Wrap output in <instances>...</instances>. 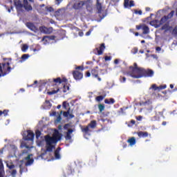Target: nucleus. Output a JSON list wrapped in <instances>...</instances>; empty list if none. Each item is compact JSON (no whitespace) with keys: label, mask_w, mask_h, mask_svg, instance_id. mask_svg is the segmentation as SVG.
Here are the masks:
<instances>
[{"label":"nucleus","mask_w":177,"mask_h":177,"mask_svg":"<svg viewBox=\"0 0 177 177\" xmlns=\"http://www.w3.org/2000/svg\"><path fill=\"white\" fill-rule=\"evenodd\" d=\"M129 68L130 71L124 72V75H129V77L136 80L143 78V77L147 78L154 75L153 70L138 67L136 62L133 64V66H130Z\"/></svg>","instance_id":"nucleus-1"},{"label":"nucleus","mask_w":177,"mask_h":177,"mask_svg":"<svg viewBox=\"0 0 177 177\" xmlns=\"http://www.w3.org/2000/svg\"><path fill=\"white\" fill-rule=\"evenodd\" d=\"M12 70H15V66H10V62L0 63V78L8 75Z\"/></svg>","instance_id":"nucleus-2"},{"label":"nucleus","mask_w":177,"mask_h":177,"mask_svg":"<svg viewBox=\"0 0 177 177\" xmlns=\"http://www.w3.org/2000/svg\"><path fill=\"white\" fill-rule=\"evenodd\" d=\"M45 140L46 145H53V143H57L59 140H60V135H59V132L55 133L52 137L50 136H45Z\"/></svg>","instance_id":"nucleus-3"},{"label":"nucleus","mask_w":177,"mask_h":177,"mask_svg":"<svg viewBox=\"0 0 177 177\" xmlns=\"http://www.w3.org/2000/svg\"><path fill=\"white\" fill-rule=\"evenodd\" d=\"M48 82H51V85L53 86H57V85H60V84H63V82H67V79H66V77L62 79L60 77H57L53 79L52 82H50V80H48Z\"/></svg>","instance_id":"nucleus-4"},{"label":"nucleus","mask_w":177,"mask_h":177,"mask_svg":"<svg viewBox=\"0 0 177 177\" xmlns=\"http://www.w3.org/2000/svg\"><path fill=\"white\" fill-rule=\"evenodd\" d=\"M106 49V46H104V43H102L100 44L99 48H96L93 50V53L95 55H97L98 56H100L101 55H103V52H104V50Z\"/></svg>","instance_id":"nucleus-5"},{"label":"nucleus","mask_w":177,"mask_h":177,"mask_svg":"<svg viewBox=\"0 0 177 177\" xmlns=\"http://www.w3.org/2000/svg\"><path fill=\"white\" fill-rule=\"evenodd\" d=\"M136 29L137 30L142 29V34H144L145 35L150 32V28H149V26H146L145 24L136 26Z\"/></svg>","instance_id":"nucleus-6"},{"label":"nucleus","mask_w":177,"mask_h":177,"mask_svg":"<svg viewBox=\"0 0 177 177\" xmlns=\"http://www.w3.org/2000/svg\"><path fill=\"white\" fill-rule=\"evenodd\" d=\"M72 74L76 81H80V80H82L84 77V74L78 71H73Z\"/></svg>","instance_id":"nucleus-7"},{"label":"nucleus","mask_w":177,"mask_h":177,"mask_svg":"<svg viewBox=\"0 0 177 177\" xmlns=\"http://www.w3.org/2000/svg\"><path fill=\"white\" fill-rule=\"evenodd\" d=\"M32 0H24V8L26 12H30L32 10V6L30 4V2H32Z\"/></svg>","instance_id":"nucleus-8"},{"label":"nucleus","mask_w":177,"mask_h":177,"mask_svg":"<svg viewBox=\"0 0 177 177\" xmlns=\"http://www.w3.org/2000/svg\"><path fill=\"white\" fill-rule=\"evenodd\" d=\"M148 111H151L153 110V102L151 100H148L142 103Z\"/></svg>","instance_id":"nucleus-9"},{"label":"nucleus","mask_w":177,"mask_h":177,"mask_svg":"<svg viewBox=\"0 0 177 177\" xmlns=\"http://www.w3.org/2000/svg\"><path fill=\"white\" fill-rule=\"evenodd\" d=\"M84 5H85L84 1H76L73 6V8L75 9V10H80V9H82Z\"/></svg>","instance_id":"nucleus-10"},{"label":"nucleus","mask_w":177,"mask_h":177,"mask_svg":"<svg viewBox=\"0 0 177 177\" xmlns=\"http://www.w3.org/2000/svg\"><path fill=\"white\" fill-rule=\"evenodd\" d=\"M26 26L30 30V31H33V32H37L38 31V28H37L32 22H27Z\"/></svg>","instance_id":"nucleus-11"},{"label":"nucleus","mask_w":177,"mask_h":177,"mask_svg":"<svg viewBox=\"0 0 177 177\" xmlns=\"http://www.w3.org/2000/svg\"><path fill=\"white\" fill-rule=\"evenodd\" d=\"M92 77H94V78H97L98 81H102V79L99 77V71L96 68H93L91 71Z\"/></svg>","instance_id":"nucleus-12"},{"label":"nucleus","mask_w":177,"mask_h":177,"mask_svg":"<svg viewBox=\"0 0 177 177\" xmlns=\"http://www.w3.org/2000/svg\"><path fill=\"white\" fill-rule=\"evenodd\" d=\"M34 136H35L34 132L31 130H28V135L25 137V140H34Z\"/></svg>","instance_id":"nucleus-13"},{"label":"nucleus","mask_w":177,"mask_h":177,"mask_svg":"<svg viewBox=\"0 0 177 177\" xmlns=\"http://www.w3.org/2000/svg\"><path fill=\"white\" fill-rule=\"evenodd\" d=\"M14 5L17 9V10H21L24 8V4L21 3V1L17 0L14 1Z\"/></svg>","instance_id":"nucleus-14"},{"label":"nucleus","mask_w":177,"mask_h":177,"mask_svg":"<svg viewBox=\"0 0 177 177\" xmlns=\"http://www.w3.org/2000/svg\"><path fill=\"white\" fill-rule=\"evenodd\" d=\"M25 160L27 161L25 163V167H28L34 162V159H31V155H28L27 157L25 158Z\"/></svg>","instance_id":"nucleus-15"},{"label":"nucleus","mask_w":177,"mask_h":177,"mask_svg":"<svg viewBox=\"0 0 177 177\" xmlns=\"http://www.w3.org/2000/svg\"><path fill=\"white\" fill-rule=\"evenodd\" d=\"M151 88L152 89H153V91H161V90L165 89V88H167V84L161 85L159 86H157V85H156V84H152Z\"/></svg>","instance_id":"nucleus-16"},{"label":"nucleus","mask_w":177,"mask_h":177,"mask_svg":"<svg viewBox=\"0 0 177 177\" xmlns=\"http://www.w3.org/2000/svg\"><path fill=\"white\" fill-rule=\"evenodd\" d=\"M161 30H164L165 32H168V31H172V26H170L169 24H165L162 26Z\"/></svg>","instance_id":"nucleus-17"},{"label":"nucleus","mask_w":177,"mask_h":177,"mask_svg":"<svg viewBox=\"0 0 177 177\" xmlns=\"http://www.w3.org/2000/svg\"><path fill=\"white\" fill-rule=\"evenodd\" d=\"M74 132V130L73 129H70L66 132V134L65 136L66 140H71V133Z\"/></svg>","instance_id":"nucleus-18"},{"label":"nucleus","mask_w":177,"mask_h":177,"mask_svg":"<svg viewBox=\"0 0 177 177\" xmlns=\"http://www.w3.org/2000/svg\"><path fill=\"white\" fill-rule=\"evenodd\" d=\"M5 175V169H3V162L0 159V177H3Z\"/></svg>","instance_id":"nucleus-19"},{"label":"nucleus","mask_w":177,"mask_h":177,"mask_svg":"<svg viewBox=\"0 0 177 177\" xmlns=\"http://www.w3.org/2000/svg\"><path fill=\"white\" fill-rule=\"evenodd\" d=\"M62 148L58 147L54 152L55 160H60V150Z\"/></svg>","instance_id":"nucleus-20"},{"label":"nucleus","mask_w":177,"mask_h":177,"mask_svg":"<svg viewBox=\"0 0 177 177\" xmlns=\"http://www.w3.org/2000/svg\"><path fill=\"white\" fill-rule=\"evenodd\" d=\"M96 8H97V13H100V14L102 13V3H100V0H97Z\"/></svg>","instance_id":"nucleus-21"},{"label":"nucleus","mask_w":177,"mask_h":177,"mask_svg":"<svg viewBox=\"0 0 177 177\" xmlns=\"http://www.w3.org/2000/svg\"><path fill=\"white\" fill-rule=\"evenodd\" d=\"M137 135L140 138H147V136H149V133L147 131H139L137 133Z\"/></svg>","instance_id":"nucleus-22"},{"label":"nucleus","mask_w":177,"mask_h":177,"mask_svg":"<svg viewBox=\"0 0 177 177\" xmlns=\"http://www.w3.org/2000/svg\"><path fill=\"white\" fill-rule=\"evenodd\" d=\"M167 20H168V17H167V15H165L163 17H162L160 19V20L159 21V24L156 27H160V26H162V24H164V23L167 22Z\"/></svg>","instance_id":"nucleus-23"},{"label":"nucleus","mask_w":177,"mask_h":177,"mask_svg":"<svg viewBox=\"0 0 177 177\" xmlns=\"http://www.w3.org/2000/svg\"><path fill=\"white\" fill-rule=\"evenodd\" d=\"M40 31L41 32H44V34H50V32H52V30L48 29V28H46L45 26L41 27L40 28Z\"/></svg>","instance_id":"nucleus-24"},{"label":"nucleus","mask_w":177,"mask_h":177,"mask_svg":"<svg viewBox=\"0 0 177 177\" xmlns=\"http://www.w3.org/2000/svg\"><path fill=\"white\" fill-rule=\"evenodd\" d=\"M50 39H55V36H51V37L44 36V37H43L41 41L43 42H46V44L48 42V41H50Z\"/></svg>","instance_id":"nucleus-25"},{"label":"nucleus","mask_w":177,"mask_h":177,"mask_svg":"<svg viewBox=\"0 0 177 177\" xmlns=\"http://www.w3.org/2000/svg\"><path fill=\"white\" fill-rule=\"evenodd\" d=\"M127 143H129L130 146H133L136 145V138L135 137H131L129 140H127Z\"/></svg>","instance_id":"nucleus-26"},{"label":"nucleus","mask_w":177,"mask_h":177,"mask_svg":"<svg viewBox=\"0 0 177 177\" xmlns=\"http://www.w3.org/2000/svg\"><path fill=\"white\" fill-rule=\"evenodd\" d=\"M59 91H60V88H59V86H57L56 89L52 90L50 91H48L47 93L49 95H56V93H57V92H59Z\"/></svg>","instance_id":"nucleus-27"},{"label":"nucleus","mask_w":177,"mask_h":177,"mask_svg":"<svg viewBox=\"0 0 177 177\" xmlns=\"http://www.w3.org/2000/svg\"><path fill=\"white\" fill-rule=\"evenodd\" d=\"M96 120H91V122L88 124L89 128H91V129H95L96 128Z\"/></svg>","instance_id":"nucleus-28"},{"label":"nucleus","mask_w":177,"mask_h":177,"mask_svg":"<svg viewBox=\"0 0 177 177\" xmlns=\"http://www.w3.org/2000/svg\"><path fill=\"white\" fill-rule=\"evenodd\" d=\"M104 103L106 104H114L115 103V100H114L113 98H110L109 100L105 99Z\"/></svg>","instance_id":"nucleus-29"},{"label":"nucleus","mask_w":177,"mask_h":177,"mask_svg":"<svg viewBox=\"0 0 177 177\" xmlns=\"http://www.w3.org/2000/svg\"><path fill=\"white\" fill-rule=\"evenodd\" d=\"M106 93H104V95H99V96H97L95 97V101L96 102H100L102 101H103V100L104 99V97H106Z\"/></svg>","instance_id":"nucleus-30"},{"label":"nucleus","mask_w":177,"mask_h":177,"mask_svg":"<svg viewBox=\"0 0 177 177\" xmlns=\"http://www.w3.org/2000/svg\"><path fill=\"white\" fill-rule=\"evenodd\" d=\"M151 26H154L156 28H158L159 26H157L160 24V21L157 19L153 20L150 22Z\"/></svg>","instance_id":"nucleus-31"},{"label":"nucleus","mask_w":177,"mask_h":177,"mask_svg":"<svg viewBox=\"0 0 177 177\" xmlns=\"http://www.w3.org/2000/svg\"><path fill=\"white\" fill-rule=\"evenodd\" d=\"M53 145L52 144H46V149L47 151H53Z\"/></svg>","instance_id":"nucleus-32"},{"label":"nucleus","mask_w":177,"mask_h":177,"mask_svg":"<svg viewBox=\"0 0 177 177\" xmlns=\"http://www.w3.org/2000/svg\"><path fill=\"white\" fill-rule=\"evenodd\" d=\"M19 168H20V170H19L20 175H21L23 172H27V171H28L27 167H23V165H19Z\"/></svg>","instance_id":"nucleus-33"},{"label":"nucleus","mask_w":177,"mask_h":177,"mask_svg":"<svg viewBox=\"0 0 177 177\" xmlns=\"http://www.w3.org/2000/svg\"><path fill=\"white\" fill-rule=\"evenodd\" d=\"M82 131L84 133H88L89 132H91V130H89V127L87 125L86 127L82 128Z\"/></svg>","instance_id":"nucleus-34"},{"label":"nucleus","mask_w":177,"mask_h":177,"mask_svg":"<svg viewBox=\"0 0 177 177\" xmlns=\"http://www.w3.org/2000/svg\"><path fill=\"white\" fill-rule=\"evenodd\" d=\"M98 110L100 113H102L103 111H104V104H98Z\"/></svg>","instance_id":"nucleus-35"},{"label":"nucleus","mask_w":177,"mask_h":177,"mask_svg":"<svg viewBox=\"0 0 177 177\" xmlns=\"http://www.w3.org/2000/svg\"><path fill=\"white\" fill-rule=\"evenodd\" d=\"M174 14H175V11L172 10L170 12V13L168 14L167 16H166V17H168V19H172V17H174Z\"/></svg>","instance_id":"nucleus-36"},{"label":"nucleus","mask_w":177,"mask_h":177,"mask_svg":"<svg viewBox=\"0 0 177 177\" xmlns=\"http://www.w3.org/2000/svg\"><path fill=\"white\" fill-rule=\"evenodd\" d=\"M28 49V46L27 44H24L21 47L22 52H26Z\"/></svg>","instance_id":"nucleus-37"},{"label":"nucleus","mask_w":177,"mask_h":177,"mask_svg":"<svg viewBox=\"0 0 177 177\" xmlns=\"http://www.w3.org/2000/svg\"><path fill=\"white\" fill-rule=\"evenodd\" d=\"M29 57H30V55H28V54H24L21 56L22 60H27V59H28Z\"/></svg>","instance_id":"nucleus-38"},{"label":"nucleus","mask_w":177,"mask_h":177,"mask_svg":"<svg viewBox=\"0 0 177 177\" xmlns=\"http://www.w3.org/2000/svg\"><path fill=\"white\" fill-rule=\"evenodd\" d=\"M89 165H96V158L91 160L89 161Z\"/></svg>","instance_id":"nucleus-39"},{"label":"nucleus","mask_w":177,"mask_h":177,"mask_svg":"<svg viewBox=\"0 0 177 177\" xmlns=\"http://www.w3.org/2000/svg\"><path fill=\"white\" fill-rule=\"evenodd\" d=\"M45 104H46L48 109H50V107H52V104L50 103V101H49V100H46Z\"/></svg>","instance_id":"nucleus-40"},{"label":"nucleus","mask_w":177,"mask_h":177,"mask_svg":"<svg viewBox=\"0 0 177 177\" xmlns=\"http://www.w3.org/2000/svg\"><path fill=\"white\" fill-rule=\"evenodd\" d=\"M28 154V150L24 149L21 152L20 156H27Z\"/></svg>","instance_id":"nucleus-41"},{"label":"nucleus","mask_w":177,"mask_h":177,"mask_svg":"<svg viewBox=\"0 0 177 177\" xmlns=\"http://www.w3.org/2000/svg\"><path fill=\"white\" fill-rule=\"evenodd\" d=\"M70 87L67 85H64V88H63V92L64 93H66V92H67V91H69Z\"/></svg>","instance_id":"nucleus-42"},{"label":"nucleus","mask_w":177,"mask_h":177,"mask_svg":"<svg viewBox=\"0 0 177 177\" xmlns=\"http://www.w3.org/2000/svg\"><path fill=\"white\" fill-rule=\"evenodd\" d=\"M55 16L57 17L62 16V10H58L55 12Z\"/></svg>","instance_id":"nucleus-43"},{"label":"nucleus","mask_w":177,"mask_h":177,"mask_svg":"<svg viewBox=\"0 0 177 177\" xmlns=\"http://www.w3.org/2000/svg\"><path fill=\"white\" fill-rule=\"evenodd\" d=\"M138 48H132V50H131V53H133V55H136V53H138Z\"/></svg>","instance_id":"nucleus-44"},{"label":"nucleus","mask_w":177,"mask_h":177,"mask_svg":"<svg viewBox=\"0 0 177 177\" xmlns=\"http://www.w3.org/2000/svg\"><path fill=\"white\" fill-rule=\"evenodd\" d=\"M17 174V171L16 169H12L11 171V175L12 177H16V175Z\"/></svg>","instance_id":"nucleus-45"},{"label":"nucleus","mask_w":177,"mask_h":177,"mask_svg":"<svg viewBox=\"0 0 177 177\" xmlns=\"http://www.w3.org/2000/svg\"><path fill=\"white\" fill-rule=\"evenodd\" d=\"M46 10L47 12H53V11H54V9H53V8H52V7H48V6H46Z\"/></svg>","instance_id":"nucleus-46"},{"label":"nucleus","mask_w":177,"mask_h":177,"mask_svg":"<svg viewBox=\"0 0 177 177\" xmlns=\"http://www.w3.org/2000/svg\"><path fill=\"white\" fill-rule=\"evenodd\" d=\"M7 167L8 168H9V169H13V168H15V165L10 163V164H7Z\"/></svg>","instance_id":"nucleus-47"},{"label":"nucleus","mask_w":177,"mask_h":177,"mask_svg":"<svg viewBox=\"0 0 177 177\" xmlns=\"http://www.w3.org/2000/svg\"><path fill=\"white\" fill-rule=\"evenodd\" d=\"M124 8H128L129 6V0H124Z\"/></svg>","instance_id":"nucleus-48"},{"label":"nucleus","mask_w":177,"mask_h":177,"mask_svg":"<svg viewBox=\"0 0 177 177\" xmlns=\"http://www.w3.org/2000/svg\"><path fill=\"white\" fill-rule=\"evenodd\" d=\"M41 133L39 130H37L36 131V138L38 139L39 138V136H41Z\"/></svg>","instance_id":"nucleus-49"},{"label":"nucleus","mask_w":177,"mask_h":177,"mask_svg":"<svg viewBox=\"0 0 177 177\" xmlns=\"http://www.w3.org/2000/svg\"><path fill=\"white\" fill-rule=\"evenodd\" d=\"M120 82H125V81H127V78L124 76H120Z\"/></svg>","instance_id":"nucleus-50"},{"label":"nucleus","mask_w":177,"mask_h":177,"mask_svg":"<svg viewBox=\"0 0 177 177\" xmlns=\"http://www.w3.org/2000/svg\"><path fill=\"white\" fill-rule=\"evenodd\" d=\"M172 35H177V28L175 27L172 30Z\"/></svg>","instance_id":"nucleus-51"},{"label":"nucleus","mask_w":177,"mask_h":177,"mask_svg":"<svg viewBox=\"0 0 177 177\" xmlns=\"http://www.w3.org/2000/svg\"><path fill=\"white\" fill-rule=\"evenodd\" d=\"M104 60H105V62H109V61L111 60V57H110V56H105Z\"/></svg>","instance_id":"nucleus-52"},{"label":"nucleus","mask_w":177,"mask_h":177,"mask_svg":"<svg viewBox=\"0 0 177 177\" xmlns=\"http://www.w3.org/2000/svg\"><path fill=\"white\" fill-rule=\"evenodd\" d=\"M129 6H130V8H132V6H135V3L133 2V1H129Z\"/></svg>","instance_id":"nucleus-53"},{"label":"nucleus","mask_w":177,"mask_h":177,"mask_svg":"<svg viewBox=\"0 0 177 177\" xmlns=\"http://www.w3.org/2000/svg\"><path fill=\"white\" fill-rule=\"evenodd\" d=\"M75 70H81V71H84V66H77L75 68Z\"/></svg>","instance_id":"nucleus-54"},{"label":"nucleus","mask_w":177,"mask_h":177,"mask_svg":"<svg viewBox=\"0 0 177 177\" xmlns=\"http://www.w3.org/2000/svg\"><path fill=\"white\" fill-rule=\"evenodd\" d=\"M69 114H70V111H68L64 112V117H68Z\"/></svg>","instance_id":"nucleus-55"},{"label":"nucleus","mask_w":177,"mask_h":177,"mask_svg":"<svg viewBox=\"0 0 177 177\" xmlns=\"http://www.w3.org/2000/svg\"><path fill=\"white\" fill-rule=\"evenodd\" d=\"M91 73L90 71H87V72H86L85 77H91Z\"/></svg>","instance_id":"nucleus-56"},{"label":"nucleus","mask_w":177,"mask_h":177,"mask_svg":"<svg viewBox=\"0 0 177 177\" xmlns=\"http://www.w3.org/2000/svg\"><path fill=\"white\" fill-rule=\"evenodd\" d=\"M62 106H63V108L64 109H66L67 108V102L66 101H64L63 103H62Z\"/></svg>","instance_id":"nucleus-57"},{"label":"nucleus","mask_w":177,"mask_h":177,"mask_svg":"<svg viewBox=\"0 0 177 177\" xmlns=\"http://www.w3.org/2000/svg\"><path fill=\"white\" fill-rule=\"evenodd\" d=\"M8 113H9V111L8 110H3V114L6 116L8 115Z\"/></svg>","instance_id":"nucleus-58"},{"label":"nucleus","mask_w":177,"mask_h":177,"mask_svg":"<svg viewBox=\"0 0 177 177\" xmlns=\"http://www.w3.org/2000/svg\"><path fill=\"white\" fill-rule=\"evenodd\" d=\"M136 15H142V10H136L135 11Z\"/></svg>","instance_id":"nucleus-59"},{"label":"nucleus","mask_w":177,"mask_h":177,"mask_svg":"<svg viewBox=\"0 0 177 177\" xmlns=\"http://www.w3.org/2000/svg\"><path fill=\"white\" fill-rule=\"evenodd\" d=\"M92 32V29H90L88 32H86V37H88V35Z\"/></svg>","instance_id":"nucleus-60"},{"label":"nucleus","mask_w":177,"mask_h":177,"mask_svg":"<svg viewBox=\"0 0 177 177\" xmlns=\"http://www.w3.org/2000/svg\"><path fill=\"white\" fill-rule=\"evenodd\" d=\"M142 117L141 115H139V116L136 117V120L138 121H142Z\"/></svg>","instance_id":"nucleus-61"},{"label":"nucleus","mask_w":177,"mask_h":177,"mask_svg":"<svg viewBox=\"0 0 177 177\" xmlns=\"http://www.w3.org/2000/svg\"><path fill=\"white\" fill-rule=\"evenodd\" d=\"M130 123L131 124V125H135V124H136V121L133 120H131L130 121Z\"/></svg>","instance_id":"nucleus-62"},{"label":"nucleus","mask_w":177,"mask_h":177,"mask_svg":"<svg viewBox=\"0 0 177 177\" xmlns=\"http://www.w3.org/2000/svg\"><path fill=\"white\" fill-rule=\"evenodd\" d=\"M79 35H80V37H84V32L80 31L79 32Z\"/></svg>","instance_id":"nucleus-63"},{"label":"nucleus","mask_w":177,"mask_h":177,"mask_svg":"<svg viewBox=\"0 0 177 177\" xmlns=\"http://www.w3.org/2000/svg\"><path fill=\"white\" fill-rule=\"evenodd\" d=\"M156 50L157 52H160V51H161V47H156Z\"/></svg>","instance_id":"nucleus-64"}]
</instances>
